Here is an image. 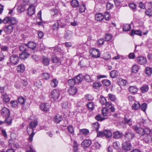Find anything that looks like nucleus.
Instances as JSON below:
<instances>
[{
	"label": "nucleus",
	"mask_w": 152,
	"mask_h": 152,
	"mask_svg": "<svg viewBox=\"0 0 152 152\" xmlns=\"http://www.w3.org/2000/svg\"><path fill=\"white\" fill-rule=\"evenodd\" d=\"M93 86L95 88L98 89L101 87V85L99 83L96 82L93 83Z\"/></svg>",
	"instance_id": "nucleus-63"
},
{
	"label": "nucleus",
	"mask_w": 152,
	"mask_h": 152,
	"mask_svg": "<svg viewBox=\"0 0 152 152\" xmlns=\"http://www.w3.org/2000/svg\"><path fill=\"white\" fill-rule=\"evenodd\" d=\"M35 12V7L33 5H30L27 10V14L29 16H31Z\"/></svg>",
	"instance_id": "nucleus-10"
},
{
	"label": "nucleus",
	"mask_w": 152,
	"mask_h": 152,
	"mask_svg": "<svg viewBox=\"0 0 152 152\" xmlns=\"http://www.w3.org/2000/svg\"><path fill=\"white\" fill-rule=\"evenodd\" d=\"M132 109L134 110H137L140 108V103L137 101H134V103L132 106Z\"/></svg>",
	"instance_id": "nucleus-21"
},
{
	"label": "nucleus",
	"mask_w": 152,
	"mask_h": 152,
	"mask_svg": "<svg viewBox=\"0 0 152 152\" xmlns=\"http://www.w3.org/2000/svg\"><path fill=\"white\" fill-rule=\"evenodd\" d=\"M51 48L53 50V53H54L56 54L58 52L63 53L64 51L61 49L58 48V47H55L54 48Z\"/></svg>",
	"instance_id": "nucleus-27"
},
{
	"label": "nucleus",
	"mask_w": 152,
	"mask_h": 152,
	"mask_svg": "<svg viewBox=\"0 0 152 152\" xmlns=\"http://www.w3.org/2000/svg\"><path fill=\"white\" fill-rule=\"evenodd\" d=\"M134 136V134L130 132L126 133L124 135L125 139L128 141H130Z\"/></svg>",
	"instance_id": "nucleus-9"
},
{
	"label": "nucleus",
	"mask_w": 152,
	"mask_h": 152,
	"mask_svg": "<svg viewBox=\"0 0 152 152\" xmlns=\"http://www.w3.org/2000/svg\"><path fill=\"white\" fill-rule=\"evenodd\" d=\"M19 61L18 57L15 55H13L10 57L9 63L11 65H15Z\"/></svg>",
	"instance_id": "nucleus-4"
},
{
	"label": "nucleus",
	"mask_w": 152,
	"mask_h": 152,
	"mask_svg": "<svg viewBox=\"0 0 152 152\" xmlns=\"http://www.w3.org/2000/svg\"><path fill=\"white\" fill-rule=\"evenodd\" d=\"M87 107L89 110H92L94 107V105L93 103L90 102L87 104Z\"/></svg>",
	"instance_id": "nucleus-47"
},
{
	"label": "nucleus",
	"mask_w": 152,
	"mask_h": 152,
	"mask_svg": "<svg viewBox=\"0 0 152 152\" xmlns=\"http://www.w3.org/2000/svg\"><path fill=\"white\" fill-rule=\"evenodd\" d=\"M25 67L23 64H21L17 66L16 69L18 72L23 73L25 70Z\"/></svg>",
	"instance_id": "nucleus-16"
},
{
	"label": "nucleus",
	"mask_w": 152,
	"mask_h": 152,
	"mask_svg": "<svg viewBox=\"0 0 152 152\" xmlns=\"http://www.w3.org/2000/svg\"><path fill=\"white\" fill-rule=\"evenodd\" d=\"M34 85V86L38 88H40L42 86L41 83L39 80L35 81Z\"/></svg>",
	"instance_id": "nucleus-43"
},
{
	"label": "nucleus",
	"mask_w": 152,
	"mask_h": 152,
	"mask_svg": "<svg viewBox=\"0 0 152 152\" xmlns=\"http://www.w3.org/2000/svg\"><path fill=\"white\" fill-rule=\"evenodd\" d=\"M13 29V27L11 25H9L4 28V31L7 34H10L12 32Z\"/></svg>",
	"instance_id": "nucleus-14"
},
{
	"label": "nucleus",
	"mask_w": 152,
	"mask_h": 152,
	"mask_svg": "<svg viewBox=\"0 0 152 152\" xmlns=\"http://www.w3.org/2000/svg\"><path fill=\"white\" fill-rule=\"evenodd\" d=\"M18 101L20 104H23L25 102V100L23 97L21 96L18 98Z\"/></svg>",
	"instance_id": "nucleus-64"
},
{
	"label": "nucleus",
	"mask_w": 152,
	"mask_h": 152,
	"mask_svg": "<svg viewBox=\"0 0 152 152\" xmlns=\"http://www.w3.org/2000/svg\"><path fill=\"white\" fill-rule=\"evenodd\" d=\"M5 118H6L4 121V123L8 125H10L12 121V117H10L9 116L7 117H5Z\"/></svg>",
	"instance_id": "nucleus-28"
},
{
	"label": "nucleus",
	"mask_w": 152,
	"mask_h": 152,
	"mask_svg": "<svg viewBox=\"0 0 152 152\" xmlns=\"http://www.w3.org/2000/svg\"><path fill=\"white\" fill-rule=\"evenodd\" d=\"M112 37V36L111 34H106L105 37V39L107 41H108L110 40Z\"/></svg>",
	"instance_id": "nucleus-62"
},
{
	"label": "nucleus",
	"mask_w": 152,
	"mask_h": 152,
	"mask_svg": "<svg viewBox=\"0 0 152 152\" xmlns=\"http://www.w3.org/2000/svg\"><path fill=\"white\" fill-rule=\"evenodd\" d=\"M36 44L33 41L29 42L27 45L28 49H31L32 53H34V49L36 47Z\"/></svg>",
	"instance_id": "nucleus-12"
},
{
	"label": "nucleus",
	"mask_w": 152,
	"mask_h": 152,
	"mask_svg": "<svg viewBox=\"0 0 152 152\" xmlns=\"http://www.w3.org/2000/svg\"><path fill=\"white\" fill-rule=\"evenodd\" d=\"M1 98L3 101L5 102H8L10 100V98L9 96L6 93H3L2 95Z\"/></svg>",
	"instance_id": "nucleus-18"
},
{
	"label": "nucleus",
	"mask_w": 152,
	"mask_h": 152,
	"mask_svg": "<svg viewBox=\"0 0 152 152\" xmlns=\"http://www.w3.org/2000/svg\"><path fill=\"white\" fill-rule=\"evenodd\" d=\"M71 5L73 7H76L79 6L78 1L77 0H73L71 2Z\"/></svg>",
	"instance_id": "nucleus-38"
},
{
	"label": "nucleus",
	"mask_w": 152,
	"mask_h": 152,
	"mask_svg": "<svg viewBox=\"0 0 152 152\" xmlns=\"http://www.w3.org/2000/svg\"><path fill=\"white\" fill-rule=\"evenodd\" d=\"M28 49V47L27 44H22L20 46V50L24 52L27 50Z\"/></svg>",
	"instance_id": "nucleus-26"
},
{
	"label": "nucleus",
	"mask_w": 152,
	"mask_h": 152,
	"mask_svg": "<svg viewBox=\"0 0 152 152\" xmlns=\"http://www.w3.org/2000/svg\"><path fill=\"white\" fill-rule=\"evenodd\" d=\"M147 62L146 58L143 56H140L137 58V62L140 65L145 64Z\"/></svg>",
	"instance_id": "nucleus-11"
},
{
	"label": "nucleus",
	"mask_w": 152,
	"mask_h": 152,
	"mask_svg": "<svg viewBox=\"0 0 152 152\" xmlns=\"http://www.w3.org/2000/svg\"><path fill=\"white\" fill-rule=\"evenodd\" d=\"M62 120L61 115L59 114L56 115L54 117L53 121L57 124L59 123Z\"/></svg>",
	"instance_id": "nucleus-20"
},
{
	"label": "nucleus",
	"mask_w": 152,
	"mask_h": 152,
	"mask_svg": "<svg viewBox=\"0 0 152 152\" xmlns=\"http://www.w3.org/2000/svg\"><path fill=\"white\" fill-rule=\"evenodd\" d=\"M150 133H145L141 137L140 139L143 140L146 143H148L151 141V137Z\"/></svg>",
	"instance_id": "nucleus-5"
},
{
	"label": "nucleus",
	"mask_w": 152,
	"mask_h": 152,
	"mask_svg": "<svg viewBox=\"0 0 152 152\" xmlns=\"http://www.w3.org/2000/svg\"><path fill=\"white\" fill-rule=\"evenodd\" d=\"M135 34L141 36L142 35V33L140 30H132L131 31V33H130V35L132 36H133Z\"/></svg>",
	"instance_id": "nucleus-22"
},
{
	"label": "nucleus",
	"mask_w": 152,
	"mask_h": 152,
	"mask_svg": "<svg viewBox=\"0 0 152 152\" xmlns=\"http://www.w3.org/2000/svg\"><path fill=\"white\" fill-rule=\"evenodd\" d=\"M17 11L18 12L20 13L24 12L25 10V7L22 6H18L17 9Z\"/></svg>",
	"instance_id": "nucleus-53"
},
{
	"label": "nucleus",
	"mask_w": 152,
	"mask_h": 152,
	"mask_svg": "<svg viewBox=\"0 0 152 152\" xmlns=\"http://www.w3.org/2000/svg\"><path fill=\"white\" fill-rule=\"evenodd\" d=\"M91 143V141L88 140H84L82 143V145L84 147H88Z\"/></svg>",
	"instance_id": "nucleus-17"
},
{
	"label": "nucleus",
	"mask_w": 152,
	"mask_h": 152,
	"mask_svg": "<svg viewBox=\"0 0 152 152\" xmlns=\"http://www.w3.org/2000/svg\"><path fill=\"white\" fill-rule=\"evenodd\" d=\"M60 94L59 90L56 89L53 90L50 93V98L52 101H55L58 100Z\"/></svg>",
	"instance_id": "nucleus-2"
},
{
	"label": "nucleus",
	"mask_w": 152,
	"mask_h": 152,
	"mask_svg": "<svg viewBox=\"0 0 152 152\" xmlns=\"http://www.w3.org/2000/svg\"><path fill=\"white\" fill-rule=\"evenodd\" d=\"M58 81L56 79L52 80L50 83V85L53 87H56L58 84Z\"/></svg>",
	"instance_id": "nucleus-29"
},
{
	"label": "nucleus",
	"mask_w": 152,
	"mask_h": 152,
	"mask_svg": "<svg viewBox=\"0 0 152 152\" xmlns=\"http://www.w3.org/2000/svg\"><path fill=\"white\" fill-rule=\"evenodd\" d=\"M92 128L94 130H96L98 131L99 128V124L98 122H96L94 123H93L92 126Z\"/></svg>",
	"instance_id": "nucleus-30"
},
{
	"label": "nucleus",
	"mask_w": 152,
	"mask_h": 152,
	"mask_svg": "<svg viewBox=\"0 0 152 152\" xmlns=\"http://www.w3.org/2000/svg\"><path fill=\"white\" fill-rule=\"evenodd\" d=\"M41 110L44 111H48L49 110V106L48 103H42L40 105Z\"/></svg>",
	"instance_id": "nucleus-13"
},
{
	"label": "nucleus",
	"mask_w": 152,
	"mask_h": 152,
	"mask_svg": "<svg viewBox=\"0 0 152 152\" xmlns=\"http://www.w3.org/2000/svg\"><path fill=\"white\" fill-rule=\"evenodd\" d=\"M67 129L69 132L72 135H73L75 134V132L73 127L71 125L69 126L67 128Z\"/></svg>",
	"instance_id": "nucleus-45"
},
{
	"label": "nucleus",
	"mask_w": 152,
	"mask_h": 152,
	"mask_svg": "<svg viewBox=\"0 0 152 152\" xmlns=\"http://www.w3.org/2000/svg\"><path fill=\"white\" fill-rule=\"evenodd\" d=\"M139 68L137 65L135 64L132 66V67L131 72L134 73L137 72Z\"/></svg>",
	"instance_id": "nucleus-36"
},
{
	"label": "nucleus",
	"mask_w": 152,
	"mask_h": 152,
	"mask_svg": "<svg viewBox=\"0 0 152 152\" xmlns=\"http://www.w3.org/2000/svg\"><path fill=\"white\" fill-rule=\"evenodd\" d=\"M80 132L86 135L88 134L89 133L88 130L86 129H83L80 130Z\"/></svg>",
	"instance_id": "nucleus-60"
},
{
	"label": "nucleus",
	"mask_w": 152,
	"mask_h": 152,
	"mask_svg": "<svg viewBox=\"0 0 152 152\" xmlns=\"http://www.w3.org/2000/svg\"><path fill=\"white\" fill-rule=\"evenodd\" d=\"M122 148L123 150L126 151H129L132 148L131 143L127 142L125 141L122 144Z\"/></svg>",
	"instance_id": "nucleus-6"
},
{
	"label": "nucleus",
	"mask_w": 152,
	"mask_h": 152,
	"mask_svg": "<svg viewBox=\"0 0 152 152\" xmlns=\"http://www.w3.org/2000/svg\"><path fill=\"white\" fill-rule=\"evenodd\" d=\"M123 136L122 133L118 131L114 132L113 133V137L115 139H118L121 138Z\"/></svg>",
	"instance_id": "nucleus-15"
},
{
	"label": "nucleus",
	"mask_w": 152,
	"mask_h": 152,
	"mask_svg": "<svg viewBox=\"0 0 152 152\" xmlns=\"http://www.w3.org/2000/svg\"><path fill=\"white\" fill-rule=\"evenodd\" d=\"M72 37V32L69 31L67 30L66 32L65 35V38L67 39H69Z\"/></svg>",
	"instance_id": "nucleus-24"
},
{
	"label": "nucleus",
	"mask_w": 152,
	"mask_h": 152,
	"mask_svg": "<svg viewBox=\"0 0 152 152\" xmlns=\"http://www.w3.org/2000/svg\"><path fill=\"white\" fill-rule=\"evenodd\" d=\"M141 92L143 93H144L148 91V87L147 86H144L142 87L141 88Z\"/></svg>",
	"instance_id": "nucleus-52"
},
{
	"label": "nucleus",
	"mask_w": 152,
	"mask_h": 152,
	"mask_svg": "<svg viewBox=\"0 0 152 152\" xmlns=\"http://www.w3.org/2000/svg\"><path fill=\"white\" fill-rule=\"evenodd\" d=\"M108 97L109 99L112 101H114L116 100V98L115 96L112 94H109Z\"/></svg>",
	"instance_id": "nucleus-40"
},
{
	"label": "nucleus",
	"mask_w": 152,
	"mask_h": 152,
	"mask_svg": "<svg viewBox=\"0 0 152 152\" xmlns=\"http://www.w3.org/2000/svg\"><path fill=\"white\" fill-rule=\"evenodd\" d=\"M85 5L84 4H82V5L80 6L79 11L81 12H83L85 11L86 9Z\"/></svg>",
	"instance_id": "nucleus-56"
},
{
	"label": "nucleus",
	"mask_w": 152,
	"mask_h": 152,
	"mask_svg": "<svg viewBox=\"0 0 152 152\" xmlns=\"http://www.w3.org/2000/svg\"><path fill=\"white\" fill-rule=\"evenodd\" d=\"M152 69L149 67H147L145 69V73L148 76H150L152 74Z\"/></svg>",
	"instance_id": "nucleus-46"
},
{
	"label": "nucleus",
	"mask_w": 152,
	"mask_h": 152,
	"mask_svg": "<svg viewBox=\"0 0 152 152\" xmlns=\"http://www.w3.org/2000/svg\"><path fill=\"white\" fill-rule=\"evenodd\" d=\"M60 20H57V22L53 24V29L54 30H56L58 29V26L60 25Z\"/></svg>",
	"instance_id": "nucleus-34"
},
{
	"label": "nucleus",
	"mask_w": 152,
	"mask_h": 152,
	"mask_svg": "<svg viewBox=\"0 0 152 152\" xmlns=\"http://www.w3.org/2000/svg\"><path fill=\"white\" fill-rule=\"evenodd\" d=\"M145 13L148 16H152V9H148L145 11Z\"/></svg>",
	"instance_id": "nucleus-57"
},
{
	"label": "nucleus",
	"mask_w": 152,
	"mask_h": 152,
	"mask_svg": "<svg viewBox=\"0 0 152 152\" xmlns=\"http://www.w3.org/2000/svg\"><path fill=\"white\" fill-rule=\"evenodd\" d=\"M102 82L104 85L107 86H109L111 83L109 80L106 79L102 80Z\"/></svg>",
	"instance_id": "nucleus-50"
},
{
	"label": "nucleus",
	"mask_w": 152,
	"mask_h": 152,
	"mask_svg": "<svg viewBox=\"0 0 152 152\" xmlns=\"http://www.w3.org/2000/svg\"><path fill=\"white\" fill-rule=\"evenodd\" d=\"M128 89L130 93L132 95L137 94L138 91V88L136 86H130Z\"/></svg>",
	"instance_id": "nucleus-8"
},
{
	"label": "nucleus",
	"mask_w": 152,
	"mask_h": 152,
	"mask_svg": "<svg viewBox=\"0 0 152 152\" xmlns=\"http://www.w3.org/2000/svg\"><path fill=\"white\" fill-rule=\"evenodd\" d=\"M133 128L134 131L140 136V138L145 133H150L151 132V130L148 128L143 129L139 127L137 125L134 126Z\"/></svg>",
	"instance_id": "nucleus-1"
},
{
	"label": "nucleus",
	"mask_w": 152,
	"mask_h": 152,
	"mask_svg": "<svg viewBox=\"0 0 152 152\" xmlns=\"http://www.w3.org/2000/svg\"><path fill=\"white\" fill-rule=\"evenodd\" d=\"M1 115L3 117H7L10 116V111L9 110L5 107H4L1 110Z\"/></svg>",
	"instance_id": "nucleus-7"
},
{
	"label": "nucleus",
	"mask_w": 152,
	"mask_h": 152,
	"mask_svg": "<svg viewBox=\"0 0 152 152\" xmlns=\"http://www.w3.org/2000/svg\"><path fill=\"white\" fill-rule=\"evenodd\" d=\"M131 28V25L129 24H126L124 26L123 29L124 31H128L130 30Z\"/></svg>",
	"instance_id": "nucleus-35"
},
{
	"label": "nucleus",
	"mask_w": 152,
	"mask_h": 152,
	"mask_svg": "<svg viewBox=\"0 0 152 152\" xmlns=\"http://www.w3.org/2000/svg\"><path fill=\"white\" fill-rule=\"evenodd\" d=\"M102 115L104 116H107L108 114V110L105 107L103 108L102 109Z\"/></svg>",
	"instance_id": "nucleus-37"
},
{
	"label": "nucleus",
	"mask_w": 152,
	"mask_h": 152,
	"mask_svg": "<svg viewBox=\"0 0 152 152\" xmlns=\"http://www.w3.org/2000/svg\"><path fill=\"white\" fill-rule=\"evenodd\" d=\"M118 75V72L115 70H112L110 73V76L112 78L116 77Z\"/></svg>",
	"instance_id": "nucleus-39"
},
{
	"label": "nucleus",
	"mask_w": 152,
	"mask_h": 152,
	"mask_svg": "<svg viewBox=\"0 0 152 152\" xmlns=\"http://www.w3.org/2000/svg\"><path fill=\"white\" fill-rule=\"evenodd\" d=\"M89 53L91 55L92 57L95 58L99 57L100 56V52L97 49L91 48L89 51Z\"/></svg>",
	"instance_id": "nucleus-3"
},
{
	"label": "nucleus",
	"mask_w": 152,
	"mask_h": 152,
	"mask_svg": "<svg viewBox=\"0 0 152 152\" xmlns=\"http://www.w3.org/2000/svg\"><path fill=\"white\" fill-rule=\"evenodd\" d=\"M51 15L54 17L56 16L58 13V10L56 8H53L50 10Z\"/></svg>",
	"instance_id": "nucleus-25"
},
{
	"label": "nucleus",
	"mask_w": 152,
	"mask_h": 152,
	"mask_svg": "<svg viewBox=\"0 0 152 152\" xmlns=\"http://www.w3.org/2000/svg\"><path fill=\"white\" fill-rule=\"evenodd\" d=\"M50 60L47 58H43L42 63L45 66H47L49 64Z\"/></svg>",
	"instance_id": "nucleus-41"
},
{
	"label": "nucleus",
	"mask_w": 152,
	"mask_h": 152,
	"mask_svg": "<svg viewBox=\"0 0 152 152\" xmlns=\"http://www.w3.org/2000/svg\"><path fill=\"white\" fill-rule=\"evenodd\" d=\"M104 131V136H106L107 137H110L112 136V133L110 130H105Z\"/></svg>",
	"instance_id": "nucleus-32"
},
{
	"label": "nucleus",
	"mask_w": 152,
	"mask_h": 152,
	"mask_svg": "<svg viewBox=\"0 0 152 152\" xmlns=\"http://www.w3.org/2000/svg\"><path fill=\"white\" fill-rule=\"evenodd\" d=\"M99 102L102 105H105L107 102L105 98L103 96L100 97Z\"/></svg>",
	"instance_id": "nucleus-44"
},
{
	"label": "nucleus",
	"mask_w": 152,
	"mask_h": 152,
	"mask_svg": "<svg viewBox=\"0 0 152 152\" xmlns=\"http://www.w3.org/2000/svg\"><path fill=\"white\" fill-rule=\"evenodd\" d=\"M38 124V122L36 121L31 122L29 124L30 128L29 129H31L32 130H34L33 129L35 128Z\"/></svg>",
	"instance_id": "nucleus-33"
},
{
	"label": "nucleus",
	"mask_w": 152,
	"mask_h": 152,
	"mask_svg": "<svg viewBox=\"0 0 152 152\" xmlns=\"http://www.w3.org/2000/svg\"><path fill=\"white\" fill-rule=\"evenodd\" d=\"M103 58L105 60H107L109 59L110 57V54L108 53H104L103 56Z\"/></svg>",
	"instance_id": "nucleus-42"
},
{
	"label": "nucleus",
	"mask_w": 152,
	"mask_h": 152,
	"mask_svg": "<svg viewBox=\"0 0 152 152\" xmlns=\"http://www.w3.org/2000/svg\"><path fill=\"white\" fill-rule=\"evenodd\" d=\"M104 40L103 39L101 38L99 39L97 42L96 44L98 46H100L103 45L104 42Z\"/></svg>",
	"instance_id": "nucleus-55"
},
{
	"label": "nucleus",
	"mask_w": 152,
	"mask_h": 152,
	"mask_svg": "<svg viewBox=\"0 0 152 152\" xmlns=\"http://www.w3.org/2000/svg\"><path fill=\"white\" fill-rule=\"evenodd\" d=\"M106 7L107 10H110L112 9L113 7V4H111L110 3L108 2L107 4Z\"/></svg>",
	"instance_id": "nucleus-61"
},
{
	"label": "nucleus",
	"mask_w": 152,
	"mask_h": 152,
	"mask_svg": "<svg viewBox=\"0 0 152 152\" xmlns=\"http://www.w3.org/2000/svg\"><path fill=\"white\" fill-rule=\"evenodd\" d=\"M140 107L141 110L144 112H145L147 107V105L146 103H144L142 104Z\"/></svg>",
	"instance_id": "nucleus-59"
},
{
	"label": "nucleus",
	"mask_w": 152,
	"mask_h": 152,
	"mask_svg": "<svg viewBox=\"0 0 152 152\" xmlns=\"http://www.w3.org/2000/svg\"><path fill=\"white\" fill-rule=\"evenodd\" d=\"M30 53L27 52H24L20 55V57L22 59L24 60L27 58L29 56Z\"/></svg>",
	"instance_id": "nucleus-23"
},
{
	"label": "nucleus",
	"mask_w": 152,
	"mask_h": 152,
	"mask_svg": "<svg viewBox=\"0 0 152 152\" xmlns=\"http://www.w3.org/2000/svg\"><path fill=\"white\" fill-rule=\"evenodd\" d=\"M52 60L53 63L56 64L60 63V59L56 56H53L52 58Z\"/></svg>",
	"instance_id": "nucleus-51"
},
{
	"label": "nucleus",
	"mask_w": 152,
	"mask_h": 152,
	"mask_svg": "<svg viewBox=\"0 0 152 152\" xmlns=\"http://www.w3.org/2000/svg\"><path fill=\"white\" fill-rule=\"evenodd\" d=\"M96 19H104L103 15L101 13H98L95 15Z\"/></svg>",
	"instance_id": "nucleus-54"
},
{
	"label": "nucleus",
	"mask_w": 152,
	"mask_h": 152,
	"mask_svg": "<svg viewBox=\"0 0 152 152\" xmlns=\"http://www.w3.org/2000/svg\"><path fill=\"white\" fill-rule=\"evenodd\" d=\"M75 80L76 83H78L83 80L82 75L80 74L77 75L74 79Z\"/></svg>",
	"instance_id": "nucleus-31"
},
{
	"label": "nucleus",
	"mask_w": 152,
	"mask_h": 152,
	"mask_svg": "<svg viewBox=\"0 0 152 152\" xmlns=\"http://www.w3.org/2000/svg\"><path fill=\"white\" fill-rule=\"evenodd\" d=\"M120 84L123 86H125L128 84V82L126 80L121 79L120 81Z\"/></svg>",
	"instance_id": "nucleus-58"
},
{
	"label": "nucleus",
	"mask_w": 152,
	"mask_h": 152,
	"mask_svg": "<svg viewBox=\"0 0 152 152\" xmlns=\"http://www.w3.org/2000/svg\"><path fill=\"white\" fill-rule=\"evenodd\" d=\"M68 83L70 87H73V86L75 84L76 82L74 79H72L68 80Z\"/></svg>",
	"instance_id": "nucleus-48"
},
{
	"label": "nucleus",
	"mask_w": 152,
	"mask_h": 152,
	"mask_svg": "<svg viewBox=\"0 0 152 152\" xmlns=\"http://www.w3.org/2000/svg\"><path fill=\"white\" fill-rule=\"evenodd\" d=\"M124 121L125 124H128L130 126H131L132 125V120L131 118L127 119L126 117H125Z\"/></svg>",
	"instance_id": "nucleus-49"
},
{
	"label": "nucleus",
	"mask_w": 152,
	"mask_h": 152,
	"mask_svg": "<svg viewBox=\"0 0 152 152\" xmlns=\"http://www.w3.org/2000/svg\"><path fill=\"white\" fill-rule=\"evenodd\" d=\"M77 91V89L75 87H70L68 90V92L71 95H74L76 94Z\"/></svg>",
	"instance_id": "nucleus-19"
}]
</instances>
